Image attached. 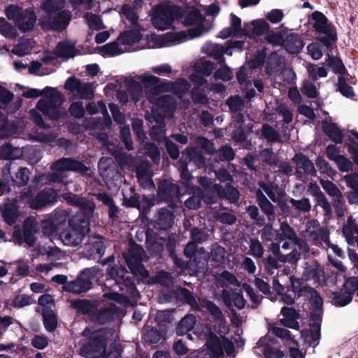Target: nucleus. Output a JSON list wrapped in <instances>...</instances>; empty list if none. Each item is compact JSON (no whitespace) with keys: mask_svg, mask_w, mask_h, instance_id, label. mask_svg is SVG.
<instances>
[{"mask_svg":"<svg viewBox=\"0 0 358 358\" xmlns=\"http://www.w3.org/2000/svg\"><path fill=\"white\" fill-rule=\"evenodd\" d=\"M159 78L149 73L136 76L128 81V90L131 99L135 102L138 101L143 96V87L151 88L145 92L146 96L154 106L152 112L145 113V119L152 125L151 134L153 138L158 141L165 137V118H172L176 110V102L170 95L159 96V92L165 89L164 85H159Z\"/></svg>","mask_w":358,"mask_h":358,"instance_id":"f257e3e1","label":"nucleus"},{"mask_svg":"<svg viewBox=\"0 0 358 358\" xmlns=\"http://www.w3.org/2000/svg\"><path fill=\"white\" fill-rule=\"evenodd\" d=\"M200 305L216 320L217 324L214 327L215 333L212 332L210 329L206 327L204 334H201L199 336L206 338V348L199 352L191 353L187 358H222L224 351L227 355L234 357V344L224 337L229 331V328L223 314L219 308L210 301H200Z\"/></svg>","mask_w":358,"mask_h":358,"instance_id":"f03ea898","label":"nucleus"},{"mask_svg":"<svg viewBox=\"0 0 358 358\" xmlns=\"http://www.w3.org/2000/svg\"><path fill=\"white\" fill-rule=\"evenodd\" d=\"M184 24L192 26L187 31L170 32L159 36L161 46H171L183 43L187 40L201 36L207 33L211 25L207 24L205 17L197 9H191L186 15Z\"/></svg>","mask_w":358,"mask_h":358,"instance_id":"7ed1b4c3","label":"nucleus"},{"mask_svg":"<svg viewBox=\"0 0 358 358\" xmlns=\"http://www.w3.org/2000/svg\"><path fill=\"white\" fill-rule=\"evenodd\" d=\"M65 0H44L40 10L43 15L39 17V24L43 30L62 31L66 28L70 22L71 15L64 10Z\"/></svg>","mask_w":358,"mask_h":358,"instance_id":"20e7f679","label":"nucleus"},{"mask_svg":"<svg viewBox=\"0 0 358 358\" xmlns=\"http://www.w3.org/2000/svg\"><path fill=\"white\" fill-rule=\"evenodd\" d=\"M43 94H45V97L38 101L36 105L37 109L52 120L65 117L66 112L60 108L64 102V96L56 88L46 87L42 91L30 89L24 92L22 95L26 98H37Z\"/></svg>","mask_w":358,"mask_h":358,"instance_id":"39448f33","label":"nucleus"},{"mask_svg":"<svg viewBox=\"0 0 358 358\" xmlns=\"http://www.w3.org/2000/svg\"><path fill=\"white\" fill-rule=\"evenodd\" d=\"M52 169L55 170V172L49 175L38 176V182H43L44 179H46L50 182H61L66 185L69 183V181L66 180V174L65 171H73L81 175H90L91 172L88 166L71 158H62L56 161L52 165Z\"/></svg>","mask_w":358,"mask_h":358,"instance_id":"423d86ee","label":"nucleus"},{"mask_svg":"<svg viewBox=\"0 0 358 358\" xmlns=\"http://www.w3.org/2000/svg\"><path fill=\"white\" fill-rule=\"evenodd\" d=\"M90 231V222L80 215H75L69 220V225L59 233L64 245L75 247L82 243Z\"/></svg>","mask_w":358,"mask_h":358,"instance_id":"0eeeda50","label":"nucleus"},{"mask_svg":"<svg viewBox=\"0 0 358 358\" xmlns=\"http://www.w3.org/2000/svg\"><path fill=\"white\" fill-rule=\"evenodd\" d=\"M181 8L170 1H164L153 10L152 23L155 28L160 31L175 29V22L182 15Z\"/></svg>","mask_w":358,"mask_h":358,"instance_id":"6e6552de","label":"nucleus"},{"mask_svg":"<svg viewBox=\"0 0 358 358\" xmlns=\"http://www.w3.org/2000/svg\"><path fill=\"white\" fill-rule=\"evenodd\" d=\"M127 271L121 265H115L112 268L107 269V275L109 278L107 279L106 286L111 288L114 292L104 294V296L111 301L117 302L120 305L125 306L128 302V299L122 294L117 293L116 287L119 290L123 291V285L129 286V289H133L128 278L126 276Z\"/></svg>","mask_w":358,"mask_h":358,"instance_id":"1a4fd4ad","label":"nucleus"},{"mask_svg":"<svg viewBox=\"0 0 358 358\" xmlns=\"http://www.w3.org/2000/svg\"><path fill=\"white\" fill-rule=\"evenodd\" d=\"M5 15L22 32L32 31L37 19L33 8L23 9L15 4H9L6 7Z\"/></svg>","mask_w":358,"mask_h":358,"instance_id":"9d476101","label":"nucleus"},{"mask_svg":"<svg viewBox=\"0 0 358 358\" xmlns=\"http://www.w3.org/2000/svg\"><path fill=\"white\" fill-rule=\"evenodd\" d=\"M199 72L194 73L191 76V81L194 85V87L192 91V99L194 102L199 103H204L207 102L208 98L204 93L201 90L205 92L208 90V86L205 85L206 81L203 76H209L214 69L212 62L206 59H201L197 66Z\"/></svg>","mask_w":358,"mask_h":358,"instance_id":"9b49d317","label":"nucleus"},{"mask_svg":"<svg viewBox=\"0 0 358 358\" xmlns=\"http://www.w3.org/2000/svg\"><path fill=\"white\" fill-rule=\"evenodd\" d=\"M30 116L38 126V128L29 134L31 139L49 144L55 143L56 145L61 147L68 146L69 144L68 140L63 138H57L56 133H50L46 130L42 117L37 110L34 109L31 110Z\"/></svg>","mask_w":358,"mask_h":358,"instance_id":"f8f14e48","label":"nucleus"},{"mask_svg":"<svg viewBox=\"0 0 358 358\" xmlns=\"http://www.w3.org/2000/svg\"><path fill=\"white\" fill-rule=\"evenodd\" d=\"M227 105L233 113L234 122L231 125L230 128L232 127V124H234L235 128H238L237 131L233 135V139L235 141L241 143V144L248 148V143L246 142V136L244 133V128L242 125L243 121V115L241 112L244 108V103L243 100L238 97H231L227 101Z\"/></svg>","mask_w":358,"mask_h":358,"instance_id":"ddd939ff","label":"nucleus"},{"mask_svg":"<svg viewBox=\"0 0 358 358\" xmlns=\"http://www.w3.org/2000/svg\"><path fill=\"white\" fill-rule=\"evenodd\" d=\"M312 18L314 20V28L320 34L318 36L320 41L327 48L330 47L331 42L337 38L334 27L328 22L326 16L320 12H314Z\"/></svg>","mask_w":358,"mask_h":358,"instance_id":"4468645a","label":"nucleus"},{"mask_svg":"<svg viewBox=\"0 0 358 358\" xmlns=\"http://www.w3.org/2000/svg\"><path fill=\"white\" fill-rule=\"evenodd\" d=\"M143 255V248L134 244L130 245L127 252L123 254V257L131 273L144 279L148 277V272L141 264Z\"/></svg>","mask_w":358,"mask_h":358,"instance_id":"2eb2a0df","label":"nucleus"},{"mask_svg":"<svg viewBox=\"0 0 358 358\" xmlns=\"http://www.w3.org/2000/svg\"><path fill=\"white\" fill-rule=\"evenodd\" d=\"M101 335L102 332L99 331L83 344L80 350V355L86 358H100L107 355L108 353L106 348L107 336H105L103 338Z\"/></svg>","mask_w":358,"mask_h":358,"instance_id":"dca6fc26","label":"nucleus"},{"mask_svg":"<svg viewBox=\"0 0 358 358\" xmlns=\"http://www.w3.org/2000/svg\"><path fill=\"white\" fill-rule=\"evenodd\" d=\"M191 163H194L199 168L204 164L201 155L196 148H187L182 153L181 159L178 162L181 179L185 182H189L192 179V176L187 171V166Z\"/></svg>","mask_w":358,"mask_h":358,"instance_id":"f3484780","label":"nucleus"},{"mask_svg":"<svg viewBox=\"0 0 358 358\" xmlns=\"http://www.w3.org/2000/svg\"><path fill=\"white\" fill-rule=\"evenodd\" d=\"M99 273V269L96 267L85 269L76 280L68 285V290L76 294L89 290L92 287V281L97 280Z\"/></svg>","mask_w":358,"mask_h":358,"instance_id":"a211bd4d","label":"nucleus"},{"mask_svg":"<svg viewBox=\"0 0 358 358\" xmlns=\"http://www.w3.org/2000/svg\"><path fill=\"white\" fill-rule=\"evenodd\" d=\"M70 94L75 99H91L94 95L92 84L84 83L74 77L69 78L64 85Z\"/></svg>","mask_w":358,"mask_h":358,"instance_id":"6ab92c4d","label":"nucleus"},{"mask_svg":"<svg viewBox=\"0 0 358 358\" xmlns=\"http://www.w3.org/2000/svg\"><path fill=\"white\" fill-rule=\"evenodd\" d=\"M57 193L52 188H45L41 191L34 198L29 195V191L24 192L22 199L28 203L33 209H38L57 201Z\"/></svg>","mask_w":358,"mask_h":358,"instance_id":"aec40b11","label":"nucleus"},{"mask_svg":"<svg viewBox=\"0 0 358 358\" xmlns=\"http://www.w3.org/2000/svg\"><path fill=\"white\" fill-rule=\"evenodd\" d=\"M302 236L316 245H323V243L327 242L329 235L327 229L321 227L319 222L310 220L306 223V229L302 231Z\"/></svg>","mask_w":358,"mask_h":358,"instance_id":"412c9836","label":"nucleus"},{"mask_svg":"<svg viewBox=\"0 0 358 358\" xmlns=\"http://www.w3.org/2000/svg\"><path fill=\"white\" fill-rule=\"evenodd\" d=\"M78 54L79 50H77L72 43L64 41L57 44L52 53L46 54L43 57V61L45 64H50L52 63L53 60L57 57H62L67 59L72 58Z\"/></svg>","mask_w":358,"mask_h":358,"instance_id":"4be33fe9","label":"nucleus"},{"mask_svg":"<svg viewBox=\"0 0 358 358\" xmlns=\"http://www.w3.org/2000/svg\"><path fill=\"white\" fill-rule=\"evenodd\" d=\"M296 246V245H294L292 241H291V243L287 241L285 242L282 245V249L285 250L292 249V252L287 255H282L280 252V248L277 243H273L271 245V250L280 261L295 264L300 257V255L297 252Z\"/></svg>","mask_w":358,"mask_h":358,"instance_id":"5701e85b","label":"nucleus"},{"mask_svg":"<svg viewBox=\"0 0 358 358\" xmlns=\"http://www.w3.org/2000/svg\"><path fill=\"white\" fill-rule=\"evenodd\" d=\"M303 280H314L318 283L324 281L323 268L315 260L306 262L301 275Z\"/></svg>","mask_w":358,"mask_h":358,"instance_id":"b1692460","label":"nucleus"},{"mask_svg":"<svg viewBox=\"0 0 358 358\" xmlns=\"http://www.w3.org/2000/svg\"><path fill=\"white\" fill-rule=\"evenodd\" d=\"M144 29H130L122 32L117 38V41L122 45L127 52L134 51L136 48L133 46L143 38Z\"/></svg>","mask_w":358,"mask_h":358,"instance_id":"393cba45","label":"nucleus"},{"mask_svg":"<svg viewBox=\"0 0 358 358\" xmlns=\"http://www.w3.org/2000/svg\"><path fill=\"white\" fill-rule=\"evenodd\" d=\"M123 23L129 29H144L135 10L128 4L123 5L120 11Z\"/></svg>","mask_w":358,"mask_h":358,"instance_id":"a878e982","label":"nucleus"},{"mask_svg":"<svg viewBox=\"0 0 358 358\" xmlns=\"http://www.w3.org/2000/svg\"><path fill=\"white\" fill-rule=\"evenodd\" d=\"M105 248L102 238H92L85 245L84 255L88 259H100L105 253Z\"/></svg>","mask_w":358,"mask_h":358,"instance_id":"bb28decb","label":"nucleus"},{"mask_svg":"<svg viewBox=\"0 0 358 358\" xmlns=\"http://www.w3.org/2000/svg\"><path fill=\"white\" fill-rule=\"evenodd\" d=\"M245 29L241 27V20L234 14L230 15L229 27L223 29L218 35V37L225 39L230 36L242 35Z\"/></svg>","mask_w":358,"mask_h":358,"instance_id":"cd10ccee","label":"nucleus"},{"mask_svg":"<svg viewBox=\"0 0 358 358\" xmlns=\"http://www.w3.org/2000/svg\"><path fill=\"white\" fill-rule=\"evenodd\" d=\"M281 233V240H282L283 238L289 240L290 241H292L294 245H298V248L301 251L303 252H308V245L303 242V241L298 238L296 236V234L294 231V230L291 228V227L286 222H282L280 224V229Z\"/></svg>","mask_w":358,"mask_h":358,"instance_id":"c85d7f7f","label":"nucleus"},{"mask_svg":"<svg viewBox=\"0 0 358 358\" xmlns=\"http://www.w3.org/2000/svg\"><path fill=\"white\" fill-rule=\"evenodd\" d=\"M255 352L263 353L266 358H282L283 353L278 348H272L267 343L266 338H261L256 347L255 348Z\"/></svg>","mask_w":358,"mask_h":358,"instance_id":"c756f323","label":"nucleus"},{"mask_svg":"<svg viewBox=\"0 0 358 358\" xmlns=\"http://www.w3.org/2000/svg\"><path fill=\"white\" fill-rule=\"evenodd\" d=\"M282 317L280 320V323L287 327L294 329H299L298 313L292 308L283 307L280 312Z\"/></svg>","mask_w":358,"mask_h":358,"instance_id":"7c9ffc66","label":"nucleus"},{"mask_svg":"<svg viewBox=\"0 0 358 358\" xmlns=\"http://www.w3.org/2000/svg\"><path fill=\"white\" fill-rule=\"evenodd\" d=\"M343 234L347 243L354 245L358 239V225L352 217L348 219L346 224L343 227Z\"/></svg>","mask_w":358,"mask_h":358,"instance_id":"2f4dec72","label":"nucleus"},{"mask_svg":"<svg viewBox=\"0 0 358 358\" xmlns=\"http://www.w3.org/2000/svg\"><path fill=\"white\" fill-rule=\"evenodd\" d=\"M21 132L20 127L14 124H9L7 117L0 112V138L14 136Z\"/></svg>","mask_w":358,"mask_h":358,"instance_id":"473e14b6","label":"nucleus"},{"mask_svg":"<svg viewBox=\"0 0 358 358\" xmlns=\"http://www.w3.org/2000/svg\"><path fill=\"white\" fill-rule=\"evenodd\" d=\"M1 209L6 222L9 225L14 224L19 216L17 201L6 203Z\"/></svg>","mask_w":358,"mask_h":358,"instance_id":"72a5a7b5","label":"nucleus"},{"mask_svg":"<svg viewBox=\"0 0 358 358\" xmlns=\"http://www.w3.org/2000/svg\"><path fill=\"white\" fill-rule=\"evenodd\" d=\"M155 227L166 229L171 227L173 222V213L165 208H162L155 217Z\"/></svg>","mask_w":358,"mask_h":358,"instance_id":"f704fd0d","label":"nucleus"},{"mask_svg":"<svg viewBox=\"0 0 358 358\" xmlns=\"http://www.w3.org/2000/svg\"><path fill=\"white\" fill-rule=\"evenodd\" d=\"M301 335L310 345H317L320 338V324L317 322L311 323L309 330L302 331Z\"/></svg>","mask_w":358,"mask_h":358,"instance_id":"c9c22d12","label":"nucleus"},{"mask_svg":"<svg viewBox=\"0 0 358 358\" xmlns=\"http://www.w3.org/2000/svg\"><path fill=\"white\" fill-rule=\"evenodd\" d=\"M157 194L163 199H173L178 196L179 189L176 185L164 181L159 183Z\"/></svg>","mask_w":358,"mask_h":358,"instance_id":"e433bc0d","label":"nucleus"},{"mask_svg":"<svg viewBox=\"0 0 358 358\" xmlns=\"http://www.w3.org/2000/svg\"><path fill=\"white\" fill-rule=\"evenodd\" d=\"M285 49L291 54L299 53L303 47V43L297 34H288L283 41Z\"/></svg>","mask_w":358,"mask_h":358,"instance_id":"4c0bfd02","label":"nucleus"},{"mask_svg":"<svg viewBox=\"0 0 358 358\" xmlns=\"http://www.w3.org/2000/svg\"><path fill=\"white\" fill-rule=\"evenodd\" d=\"M262 188L260 187V189H258L256 192L257 199L258 202V205L261 208L262 210L268 217L269 221H273L274 217V208L273 206L271 203V202L266 199L264 196Z\"/></svg>","mask_w":358,"mask_h":358,"instance_id":"58836bf2","label":"nucleus"},{"mask_svg":"<svg viewBox=\"0 0 358 358\" xmlns=\"http://www.w3.org/2000/svg\"><path fill=\"white\" fill-rule=\"evenodd\" d=\"M213 189L220 196L229 199L231 203H236L238 200V190L229 185H225L223 188L219 184H214Z\"/></svg>","mask_w":358,"mask_h":358,"instance_id":"ea45409f","label":"nucleus"},{"mask_svg":"<svg viewBox=\"0 0 358 358\" xmlns=\"http://www.w3.org/2000/svg\"><path fill=\"white\" fill-rule=\"evenodd\" d=\"M99 52L103 57H113L127 52V49L124 48L122 45L117 40L101 47Z\"/></svg>","mask_w":358,"mask_h":358,"instance_id":"a19ab883","label":"nucleus"},{"mask_svg":"<svg viewBox=\"0 0 358 358\" xmlns=\"http://www.w3.org/2000/svg\"><path fill=\"white\" fill-rule=\"evenodd\" d=\"M294 160L299 173L303 171L306 173L313 175L315 173L313 164L306 156L300 154L296 155Z\"/></svg>","mask_w":358,"mask_h":358,"instance_id":"79ce46f5","label":"nucleus"},{"mask_svg":"<svg viewBox=\"0 0 358 358\" xmlns=\"http://www.w3.org/2000/svg\"><path fill=\"white\" fill-rule=\"evenodd\" d=\"M23 148L13 147L10 144H5L0 148V158L3 159H19L24 154Z\"/></svg>","mask_w":358,"mask_h":358,"instance_id":"37998d69","label":"nucleus"},{"mask_svg":"<svg viewBox=\"0 0 358 358\" xmlns=\"http://www.w3.org/2000/svg\"><path fill=\"white\" fill-rule=\"evenodd\" d=\"M344 179L347 185L353 189L348 195L349 201L358 203V172L346 175Z\"/></svg>","mask_w":358,"mask_h":358,"instance_id":"c03bdc74","label":"nucleus"},{"mask_svg":"<svg viewBox=\"0 0 358 358\" xmlns=\"http://www.w3.org/2000/svg\"><path fill=\"white\" fill-rule=\"evenodd\" d=\"M136 174L140 183L143 185H148L152 184L151 180L153 173L150 169V164L148 162H142L136 170Z\"/></svg>","mask_w":358,"mask_h":358,"instance_id":"a18cd8bd","label":"nucleus"},{"mask_svg":"<svg viewBox=\"0 0 358 358\" xmlns=\"http://www.w3.org/2000/svg\"><path fill=\"white\" fill-rule=\"evenodd\" d=\"M222 295L224 301L227 306H234L238 309H242L245 307V301L241 293L234 292L230 294L227 291L224 290Z\"/></svg>","mask_w":358,"mask_h":358,"instance_id":"49530a36","label":"nucleus"},{"mask_svg":"<svg viewBox=\"0 0 358 358\" xmlns=\"http://www.w3.org/2000/svg\"><path fill=\"white\" fill-rule=\"evenodd\" d=\"M196 322V318L194 315H187L180 321L176 329V334L182 336L188 333L194 328Z\"/></svg>","mask_w":358,"mask_h":358,"instance_id":"de8ad7c7","label":"nucleus"},{"mask_svg":"<svg viewBox=\"0 0 358 358\" xmlns=\"http://www.w3.org/2000/svg\"><path fill=\"white\" fill-rule=\"evenodd\" d=\"M323 130L324 132L335 143H340L342 142L343 134L334 123H330L328 122H323Z\"/></svg>","mask_w":358,"mask_h":358,"instance_id":"09e8293b","label":"nucleus"},{"mask_svg":"<svg viewBox=\"0 0 358 358\" xmlns=\"http://www.w3.org/2000/svg\"><path fill=\"white\" fill-rule=\"evenodd\" d=\"M190 88L189 83L185 79H179L175 83L166 84V90L171 89L178 98H182Z\"/></svg>","mask_w":358,"mask_h":358,"instance_id":"8fccbe9b","label":"nucleus"},{"mask_svg":"<svg viewBox=\"0 0 358 358\" xmlns=\"http://www.w3.org/2000/svg\"><path fill=\"white\" fill-rule=\"evenodd\" d=\"M35 42L31 38L22 39L12 50V52L19 56H24L31 52Z\"/></svg>","mask_w":358,"mask_h":358,"instance_id":"3c124183","label":"nucleus"},{"mask_svg":"<svg viewBox=\"0 0 358 358\" xmlns=\"http://www.w3.org/2000/svg\"><path fill=\"white\" fill-rule=\"evenodd\" d=\"M0 34L7 38H15L18 35L17 29L3 17H0Z\"/></svg>","mask_w":358,"mask_h":358,"instance_id":"603ef678","label":"nucleus"},{"mask_svg":"<svg viewBox=\"0 0 358 358\" xmlns=\"http://www.w3.org/2000/svg\"><path fill=\"white\" fill-rule=\"evenodd\" d=\"M259 187L262 188L264 192L269 196V198L273 202H278L280 209L283 212L288 211V206L286 203L282 199H278V197L275 195L273 189L268 185H266L264 182H259Z\"/></svg>","mask_w":358,"mask_h":358,"instance_id":"864d4df0","label":"nucleus"},{"mask_svg":"<svg viewBox=\"0 0 358 358\" xmlns=\"http://www.w3.org/2000/svg\"><path fill=\"white\" fill-rule=\"evenodd\" d=\"M268 24L263 19L252 21L250 24H245V28L250 29L254 34L260 35L268 29Z\"/></svg>","mask_w":358,"mask_h":358,"instance_id":"5fc2aeb1","label":"nucleus"},{"mask_svg":"<svg viewBox=\"0 0 358 358\" xmlns=\"http://www.w3.org/2000/svg\"><path fill=\"white\" fill-rule=\"evenodd\" d=\"M37 255H47L49 257L59 259L64 256V252L57 247L49 248L47 250L45 248H34Z\"/></svg>","mask_w":358,"mask_h":358,"instance_id":"6e6d98bb","label":"nucleus"},{"mask_svg":"<svg viewBox=\"0 0 358 358\" xmlns=\"http://www.w3.org/2000/svg\"><path fill=\"white\" fill-rule=\"evenodd\" d=\"M84 18L91 29L99 30L104 28L102 20L99 16L95 14L87 13L85 15Z\"/></svg>","mask_w":358,"mask_h":358,"instance_id":"4d7b16f0","label":"nucleus"},{"mask_svg":"<svg viewBox=\"0 0 358 358\" xmlns=\"http://www.w3.org/2000/svg\"><path fill=\"white\" fill-rule=\"evenodd\" d=\"M282 59L278 58L276 53L271 54L266 64V72L268 74L277 73L281 70Z\"/></svg>","mask_w":358,"mask_h":358,"instance_id":"13d9d810","label":"nucleus"},{"mask_svg":"<svg viewBox=\"0 0 358 358\" xmlns=\"http://www.w3.org/2000/svg\"><path fill=\"white\" fill-rule=\"evenodd\" d=\"M44 326L46 330L53 331L57 327L56 315L52 310H43Z\"/></svg>","mask_w":358,"mask_h":358,"instance_id":"bf43d9fd","label":"nucleus"},{"mask_svg":"<svg viewBox=\"0 0 358 358\" xmlns=\"http://www.w3.org/2000/svg\"><path fill=\"white\" fill-rule=\"evenodd\" d=\"M301 92L309 98H315L317 95V88L315 85V80H306L301 88Z\"/></svg>","mask_w":358,"mask_h":358,"instance_id":"052dcab7","label":"nucleus"},{"mask_svg":"<svg viewBox=\"0 0 358 358\" xmlns=\"http://www.w3.org/2000/svg\"><path fill=\"white\" fill-rule=\"evenodd\" d=\"M216 280L220 285H227L228 284L238 285V282L235 275L227 271H224L220 275H217Z\"/></svg>","mask_w":358,"mask_h":358,"instance_id":"680f3d73","label":"nucleus"},{"mask_svg":"<svg viewBox=\"0 0 358 358\" xmlns=\"http://www.w3.org/2000/svg\"><path fill=\"white\" fill-rule=\"evenodd\" d=\"M142 150H143V153L149 156L154 163L157 164L159 162V151L157 147L153 143H145Z\"/></svg>","mask_w":358,"mask_h":358,"instance_id":"e2e57ef3","label":"nucleus"},{"mask_svg":"<svg viewBox=\"0 0 358 358\" xmlns=\"http://www.w3.org/2000/svg\"><path fill=\"white\" fill-rule=\"evenodd\" d=\"M155 320L159 327L169 328L171 322V313L169 310L158 311L155 316Z\"/></svg>","mask_w":358,"mask_h":358,"instance_id":"0e129e2a","label":"nucleus"},{"mask_svg":"<svg viewBox=\"0 0 358 358\" xmlns=\"http://www.w3.org/2000/svg\"><path fill=\"white\" fill-rule=\"evenodd\" d=\"M338 90L347 98L353 99L355 95L352 87L347 84L345 79L343 76L338 77Z\"/></svg>","mask_w":358,"mask_h":358,"instance_id":"69168bd1","label":"nucleus"},{"mask_svg":"<svg viewBox=\"0 0 358 358\" xmlns=\"http://www.w3.org/2000/svg\"><path fill=\"white\" fill-rule=\"evenodd\" d=\"M30 172L27 168L21 167L15 174L13 182L19 186L25 185L29 180Z\"/></svg>","mask_w":358,"mask_h":358,"instance_id":"338daca9","label":"nucleus"},{"mask_svg":"<svg viewBox=\"0 0 358 358\" xmlns=\"http://www.w3.org/2000/svg\"><path fill=\"white\" fill-rule=\"evenodd\" d=\"M308 71L310 77L313 80L320 78H325L327 76V71L324 66H319L315 64H310L308 67Z\"/></svg>","mask_w":358,"mask_h":358,"instance_id":"774afa93","label":"nucleus"}]
</instances>
